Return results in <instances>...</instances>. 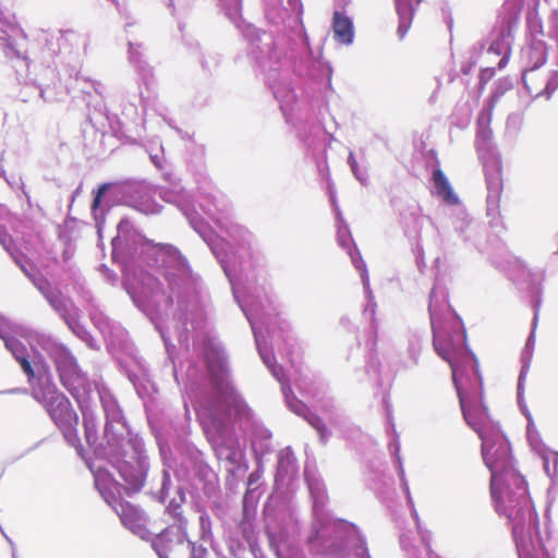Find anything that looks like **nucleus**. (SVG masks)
I'll use <instances>...</instances> for the list:
<instances>
[{
    "label": "nucleus",
    "instance_id": "nucleus-9",
    "mask_svg": "<svg viewBox=\"0 0 558 558\" xmlns=\"http://www.w3.org/2000/svg\"><path fill=\"white\" fill-rule=\"evenodd\" d=\"M433 182L435 184L438 195L446 203L450 205H457L459 203V198L454 194L448 179L440 169H436L433 172Z\"/></svg>",
    "mask_w": 558,
    "mask_h": 558
},
{
    "label": "nucleus",
    "instance_id": "nucleus-1",
    "mask_svg": "<svg viewBox=\"0 0 558 558\" xmlns=\"http://www.w3.org/2000/svg\"><path fill=\"white\" fill-rule=\"evenodd\" d=\"M504 493H498L493 498L496 501L497 511L505 514L512 524L513 534H523L526 530H537L538 515L534 509L525 478L519 473H511V480L506 482Z\"/></svg>",
    "mask_w": 558,
    "mask_h": 558
},
{
    "label": "nucleus",
    "instance_id": "nucleus-14",
    "mask_svg": "<svg viewBox=\"0 0 558 558\" xmlns=\"http://www.w3.org/2000/svg\"><path fill=\"white\" fill-rule=\"evenodd\" d=\"M106 190H107L106 185H101L98 189V191H97V193H96V195H95V197L93 199V204H92V209L93 210H96L100 206L101 197H102L104 193L106 192Z\"/></svg>",
    "mask_w": 558,
    "mask_h": 558
},
{
    "label": "nucleus",
    "instance_id": "nucleus-16",
    "mask_svg": "<svg viewBox=\"0 0 558 558\" xmlns=\"http://www.w3.org/2000/svg\"><path fill=\"white\" fill-rule=\"evenodd\" d=\"M494 75V71L489 69H484L481 71V82L484 80H488Z\"/></svg>",
    "mask_w": 558,
    "mask_h": 558
},
{
    "label": "nucleus",
    "instance_id": "nucleus-3",
    "mask_svg": "<svg viewBox=\"0 0 558 558\" xmlns=\"http://www.w3.org/2000/svg\"><path fill=\"white\" fill-rule=\"evenodd\" d=\"M37 400L44 404L51 420L62 432L71 446L80 444L77 434L78 416L70 400L53 386H46L35 392Z\"/></svg>",
    "mask_w": 558,
    "mask_h": 558
},
{
    "label": "nucleus",
    "instance_id": "nucleus-4",
    "mask_svg": "<svg viewBox=\"0 0 558 558\" xmlns=\"http://www.w3.org/2000/svg\"><path fill=\"white\" fill-rule=\"evenodd\" d=\"M482 454L485 464L492 472L490 492L496 495V487L502 482L511 480V473H518L514 470L511 457L510 446L506 439L498 436L495 439L482 437Z\"/></svg>",
    "mask_w": 558,
    "mask_h": 558
},
{
    "label": "nucleus",
    "instance_id": "nucleus-13",
    "mask_svg": "<svg viewBox=\"0 0 558 558\" xmlns=\"http://www.w3.org/2000/svg\"><path fill=\"white\" fill-rule=\"evenodd\" d=\"M17 361L23 369V372L28 376V378H34L35 376V373H34V369L32 367V364L31 362L27 360V357L25 356H22V357H17Z\"/></svg>",
    "mask_w": 558,
    "mask_h": 558
},
{
    "label": "nucleus",
    "instance_id": "nucleus-5",
    "mask_svg": "<svg viewBox=\"0 0 558 558\" xmlns=\"http://www.w3.org/2000/svg\"><path fill=\"white\" fill-rule=\"evenodd\" d=\"M434 348L438 355L450 365L452 380L458 392L463 415L466 416L464 393L461 388V368L457 360V347L450 333H434Z\"/></svg>",
    "mask_w": 558,
    "mask_h": 558
},
{
    "label": "nucleus",
    "instance_id": "nucleus-2",
    "mask_svg": "<svg viewBox=\"0 0 558 558\" xmlns=\"http://www.w3.org/2000/svg\"><path fill=\"white\" fill-rule=\"evenodd\" d=\"M211 374V395L197 410L202 422L217 425L218 422L231 415L232 410H239L242 399L228 379V372L222 362L209 364Z\"/></svg>",
    "mask_w": 558,
    "mask_h": 558
},
{
    "label": "nucleus",
    "instance_id": "nucleus-10",
    "mask_svg": "<svg viewBox=\"0 0 558 558\" xmlns=\"http://www.w3.org/2000/svg\"><path fill=\"white\" fill-rule=\"evenodd\" d=\"M421 0H397V10L402 21L398 27L400 38H403L410 27V23L415 10Z\"/></svg>",
    "mask_w": 558,
    "mask_h": 558
},
{
    "label": "nucleus",
    "instance_id": "nucleus-8",
    "mask_svg": "<svg viewBox=\"0 0 558 558\" xmlns=\"http://www.w3.org/2000/svg\"><path fill=\"white\" fill-rule=\"evenodd\" d=\"M332 31L336 41L342 45H350L354 38V27L350 17L336 11L332 16Z\"/></svg>",
    "mask_w": 558,
    "mask_h": 558
},
{
    "label": "nucleus",
    "instance_id": "nucleus-19",
    "mask_svg": "<svg viewBox=\"0 0 558 558\" xmlns=\"http://www.w3.org/2000/svg\"><path fill=\"white\" fill-rule=\"evenodd\" d=\"M505 65V58H502L499 62V68L504 66Z\"/></svg>",
    "mask_w": 558,
    "mask_h": 558
},
{
    "label": "nucleus",
    "instance_id": "nucleus-18",
    "mask_svg": "<svg viewBox=\"0 0 558 558\" xmlns=\"http://www.w3.org/2000/svg\"><path fill=\"white\" fill-rule=\"evenodd\" d=\"M163 542H165V536L162 535V536L158 539V545H162V546H163Z\"/></svg>",
    "mask_w": 558,
    "mask_h": 558
},
{
    "label": "nucleus",
    "instance_id": "nucleus-20",
    "mask_svg": "<svg viewBox=\"0 0 558 558\" xmlns=\"http://www.w3.org/2000/svg\"><path fill=\"white\" fill-rule=\"evenodd\" d=\"M274 375L280 380L279 374L276 369L274 371Z\"/></svg>",
    "mask_w": 558,
    "mask_h": 558
},
{
    "label": "nucleus",
    "instance_id": "nucleus-15",
    "mask_svg": "<svg viewBox=\"0 0 558 558\" xmlns=\"http://www.w3.org/2000/svg\"><path fill=\"white\" fill-rule=\"evenodd\" d=\"M207 550L202 546L192 545L190 558H205Z\"/></svg>",
    "mask_w": 558,
    "mask_h": 558
},
{
    "label": "nucleus",
    "instance_id": "nucleus-7",
    "mask_svg": "<svg viewBox=\"0 0 558 558\" xmlns=\"http://www.w3.org/2000/svg\"><path fill=\"white\" fill-rule=\"evenodd\" d=\"M116 511L128 529L134 533L142 534L146 532V519L142 511L128 501L119 502Z\"/></svg>",
    "mask_w": 558,
    "mask_h": 558
},
{
    "label": "nucleus",
    "instance_id": "nucleus-11",
    "mask_svg": "<svg viewBox=\"0 0 558 558\" xmlns=\"http://www.w3.org/2000/svg\"><path fill=\"white\" fill-rule=\"evenodd\" d=\"M486 183L489 192L488 198H496L498 201L504 189L502 174L499 167L495 166L487 170Z\"/></svg>",
    "mask_w": 558,
    "mask_h": 558
},
{
    "label": "nucleus",
    "instance_id": "nucleus-6",
    "mask_svg": "<svg viewBox=\"0 0 558 558\" xmlns=\"http://www.w3.org/2000/svg\"><path fill=\"white\" fill-rule=\"evenodd\" d=\"M61 384L72 395L76 396L78 389L84 386L85 378L73 359H64L57 365Z\"/></svg>",
    "mask_w": 558,
    "mask_h": 558
},
{
    "label": "nucleus",
    "instance_id": "nucleus-12",
    "mask_svg": "<svg viewBox=\"0 0 558 558\" xmlns=\"http://www.w3.org/2000/svg\"><path fill=\"white\" fill-rule=\"evenodd\" d=\"M305 418L308 424L318 433L320 439L323 441H327L329 430L323 418L314 413H310Z\"/></svg>",
    "mask_w": 558,
    "mask_h": 558
},
{
    "label": "nucleus",
    "instance_id": "nucleus-17",
    "mask_svg": "<svg viewBox=\"0 0 558 558\" xmlns=\"http://www.w3.org/2000/svg\"><path fill=\"white\" fill-rule=\"evenodd\" d=\"M555 89H556V86L551 87V83L546 84L544 92L546 93L547 98L550 97V95L555 92Z\"/></svg>",
    "mask_w": 558,
    "mask_h": 558
}]
</instances>
